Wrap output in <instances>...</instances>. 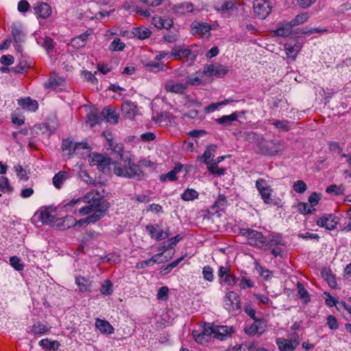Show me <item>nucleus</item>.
<instances>
[{"label": "nucleus", "mask_w": 351, "mask_h": 351, "mask_svg": "<svg viewBox=\"0 0 351 351\" xmlns=\"http://www.w3.org/2000/svg\"><path fill=\"white\" fill-rule=\"evenodd\" d=\"M82 202L88 204L79 208V212L82 215H88L91 213L102 212V217H104L110 207V203L104 198L103 195L94 191L87 193L82 198L72 199L66 204L64 207L66 211L75 213L77 208H73V207Z\"/></svg>", "instance_id": "nucleus-1"}, {"label": "nucleus", "mask_w": 351, "mask_h": 351, "mask_svg": "<svg viewBox=\"0 0 351 351\" xmlns=\"http://www.w3.org/2000/svg\"><path fill=\"white\" fill-rule=\"evenodd\" d=\"M113 172L118 176L141 180L144 173L139 165L134 163L130 158L124 160V164L114 163Z\"/></svg>", "instance_id": "nucleus-2"}, {"label": "nucleus", "mask_w": 351, "mask_h": 351, "mask_svg": "<svg viewBox=\"0 0 351 351\" xmlns=\"http://www.w3.org/2000/svg\"><path fill=\"white\" fill-rule=\"evenodd\" d=\"M240 234L246 237L247 243L250 245L256 247L264 250V246H267L265 243V237L262 232L250 228H241Z\"/></svg>", "instance_id": "nucleus-3"}, {"label": "nucleus", "mask_w": 351, "mask_h": 351, "mask_svg": "<svg viewBox=\"0 0 351 351\" xmlns=\"http://www.w3.org/2000/svg\"><path fill=\"white\" fill-rule=\"evenodd\" d=\"M257 145L259 152L264 155H276L281 150L280 144L277 141H266L261 138L258 141Z\"/></svg>", "instance_id": "nucleus-4"}, {"label": "nucleus", "mask_w": 351, "mask_h": 351, "mask_svg": "<svg viewBox=\"0 0 351 351\" xmlns=\"http://www.w3.org/2000/svg\"><path fill=\"white\" fill-rule=\"evenodd\" d=\"M254 14L260 19H265L271 12L270 3L266 0H254L253 3Z\"/></svg>", "instance_id": "nucleus-5"}, {"label": "nucleus", "mask_w": 351, "mask_h": 351, "mask_svg": "<svg viewBox=\"0 0 351 351\" xmlns=\"http://www.w3.org/2000/svg\"><path fill=\"white\" fill-rule=\"evenodd\" d=\"M228 71L227 67L220 64H210L204 66L202 75L208 77L215 76L217 77H223Z\"/></svg>", "instance_id": "nucleus-6"}, {"label": "nucleus", "mask_w": 351, "mask_h": 351, "mask_svg": "<svg viewBox=\"0 0 351 351\" xmlns=\"http://www.w3.org/2000/svg\"><path fill=\"white\" fill-rule=\"evenodd\" d=\"M224 305L226 310L234 312L241 308V300L239 295L234 291H229L224 298Z\"/></svg>", "instance_id": "nucleus-7"}, {"label": "nucleus", "mask_w": 351, "mask_h": 351, "mask_svg": "<svg viewBox=\"0 0 351 351\" xmlns=\"http://www.w3.org/2000/svg\"><path fill=\"white\" fill-rule=\"evenodd\" d=\"M111 159L101 154H93L92 157V165L97 166V169L103 173L110 170Z\"/></svg>", "instance_id": "nucleus-8"}, {"label": "nucleus", "mask_w": 351, "mask_h": 351, "mask_svg": "<svg viewBox=\"0 0 351 351\" xmlns=\"http://www.w3.org/2000/svg\"><path fill=\"white\" fill-rule=\"evenodd\" d=\"M145 230L149 233L150 237L156 241L165 239L170 235L169 229L167 230H160L158 224L147 225L145 226Z\"/></svg>", "instance_id": "nucleus-9"}, {"label": "nucleus", "mask_w": 351, "mask_h": 351, "mask_svg": "<svg viewBox=\"0 0 351 351\" xmlns=\"http://www.w3.org/2000/svg\"><path fill=\"white\" fill-rule=\"evenodd\" d=\"M335 216L332 215H328L322 216L317 220V224L319 227L325 228L327 230H334L337 224V221L335 220Z\"/></svg>", "instance_id": "nucleus-10"}, {"label": "nucleus", "mask_w": 351, "mask_h": 351, "mask_svg": "<svg viewBox=\"0 0 351 351\" xmlns=\"http://www.w3.org/2000/svg\"><path fill=\"white\" fill-rule=\"evenodd\" d=\"M17 103L23 110L29 112H36L38 108L37 101L29 97L20 98L17 100Z\"/></svg>", "instance_id": "nucleus-11"}, {"label": "nucleus", "mask_w": 351, "mask_h": 351, "mask_svg": "<svg viewBox=\"0 0 351 351\" xmlns=\"http://www.w3.org/2000/svg\"><path fill=\"white\" fill-rule=\"evenodd\" d=\"M121 112L126 119H131L136 115L138 108L134 103L127 101L122 104Z\"/></svg>", "instance_id": "nucleus-12"}, {"label": "nucleus", "mask_w": 351, "mask_h": 351, "mask_svg": "<svg viewBox=\"0 0 351 351\" xmlns=\"http://www.w3.org/2000/svg\"><path fill=\"white\" fill-rule=\"evenodd\" d=\"M187 88L186 83H176L172 80L166 82L165 89L167 92L182 94Z\"/></svg>", "instance_id": "nucleus-13"}, {"label": "nucleus", "mask_w": 351, "mask_h": 351, "mask_svg": "<svg viewBox=\"0 0 351 351\" xmlns=\"http://www.w3.org/2000/svg\"><path fill=\"white\" fill-rule=\"evenodd\" d=\"M87 217L75 222V226L86 227L89 223H94L102 218V212L91 213Z\"/></svg>", "instance_id": "nucleus-14"}, {"label": "nucleus", "mask_w": 351, "mask_h": 351, "mask_svg": "<svg viewBox=\"0 0 351 351\" xmlns=\"http://www.w3.org/2000/svg\"><path fill=\"white\" fill-rule=\"evenodd\" d=\"M11 29L14 43H21L25 40V34L23 32V28L21 24H12Z\"/></svg>", "instance_id": "nucleus-15"}, {"label": "nucleus", "mask_w": 351, "mask_h": 351, "mask_svg": "<svg viewBox=\"0 0 351 351\" xmlns=\"http://www.w3.org/2000/svg\"><path fill=\"white\" fill-rule=\"evenodd\" d=\"M292 27L293 26L290 22L284 21L278 25V27L274 31V33L278 36L287 37L291 35Z\"/></svg>", "instance_id": "nucleus-16"}, {"label": "nucleus", "mask_w": 351, "mask_h": 351, "mask_svg": "<svg viewBox=\"0 0 351 351\" xmlns=\"http://www.w3.org/2000/svg\"><path fill=\"white\" fill-rule=\"evenodd\" d=\"M101 116L108 123L116 124L118 123L119 115L114 108L105 107L101 112Z\"/></svg>", "instance_id": "nucleus-17"}, {"label": "nucleus", "mask_w": 351, "mask_h": 351, "mask_svg": "<svg viewBox=\"0 0 351 351\" xmlns=\"http://www.w3.org/2000/svg\"><path fill=\"white\" fill-rule=\"evenodd\" d=\"M152 23L158 29H169L173 25V23L172 19L162 16L153 17Z\"/></svg>", "instance_id": "nucleus-18"}, {"label": "nucleus", "mask_w": 351, "mask_h": 351, "mask_svg": "<svg viewBox=\"0 0 351 351\" xmlns=\"http://www.w3.org/2000/svg\"><path fill=\"white\" fill-rule=\"evenodd\" d=\"M267 246H264L263 250H268L271 247H277L284 245L282 237L278 234H274L270 236L268 239L265 237V243Z\"/></svg>", "instance_id": "nucleus-19"}, {"label": "nucleus", "mask_w": 351, "mask_h": 351, "mask_svg": "<svg viewBox=\"0 0 351 351\" xmlns=\"http://www.w3.org/2000/svg\"><path fill=\"white\" fill-rule=\"evenodd\" d=\"M276 344L280 351H293L298 345V342L295 341V345L290 341L283 338L276 339Z\"/></svg>", "instance_id": "nucleus-20"}, {"label": "nucleus", "mask_w": 351, "mask_h": 351, "mask_svg": "<svg viewBox=\"0 0 351 351\" xmlns=\"http://www.w3.org/2000/svg\"><path fill=\"white\" fill-rule=\"evenodd\" d=\"M234 5V0H221L216 3L215 8L218 12L226 13L233 10Z\"/></svg>", "instance_id": "nucleus-21"}, {"label": "nucleus", "mask_w": 351, "mask_h": 351, "mask_svg": "<svg viewBox=\"0 0 351 351\" xmlns=\"http://www.w3.org/2000/svg\"><path fill=\"white\" fill-rule=\"evenodd\" d=\"M65 80L62 77L58 76L56 73H51L47 82L45 83V87L55 89L58 86L64 84Z\"/></svg>", "instance_id": "nucleus-22"}, {"label": "nucleus", "mask_w": 351, "mask_h": 351, "mask_svg": "<svg viewBox=\"0 0 351 351\" xmlns=\"http://www.w3.org/2000/svg\"><path fill=\"white\" fill-rule=\"evenodd\" d=\"M45 51L51 58V61L54 62L55 60L57 59L58 56V53L55 49L54 44L53 43L52 39L50 37L45 36Z\"/></svg>", "instance_id": "nucleus-23"}, {"label": "nucleus", "mask_w": 351, "mask_h": 351, "mask_svg": "<svg viewBox=\"0 0 351 351\" xmlns=\"http://www.w3.org/2000/svg\"><path fill=\"white\" fill-rule=\"evenodd\" d=\"M95 326L103 334L110 335L114 332V328L106 320L97 318Z\"/></svg>", "instance_id": "nucleus-24"}, {"label": "nucleus", "mask_w": 351, "mask_h": 351, "mask_svg": "<svg viewBox=\"0 0 351 351\" xmlns=\"http://www.w3.org/2000/svg\"><path fill=\"white\" fill-rule=\"evenodd\" d=\"M146 71L153 73H157L160 71H166L168 66L164 62H148L144 64Z\"/></svg>", "instance_id": "nucleus-25"}, {"label": "nucleus", "mask_w": 351, "mask_h": 351, "mask_svg": "<svg viewBox=\"0 0 351 351\" xmlns=\"http://www.w3.org/2000/svg\"><path fill=\"white\" fill-rule=\"evenodd\" d=\"M58 126L59 123L56 115L54 114L49 115L45 122V129L49 131V134H53Z\"/></svg>", "instance_id": "nucleus-26"}, {"label": "nucleus", "mask_w": 351, "mask_h": 351, "mask_svg": "<svg viewBox=\"0 0 351 351\" xmlns=\"http://www.w3.org/2000/svg\"><path fill=\"white\" fill-rule=\"evenodd\" d=\"M216 148L217 146L215 145H210L206 147L202 156H197V159H204V162L208 165L210 160L213 159Z\"/></svg>", "instance_id": "nucleus-27"}, {"label": "nucleus", "mask_w": 351, "mask_h": 351, "mask_svg": "<svg viewBox=\"0 0 351 351\" xmlns=\"http://www.w3.org/2000/svg\"><path fill=\"white\" fill-rule=\"evenodd\" d=\"M264 328V319H258L254 320V322L249 327L245 328V332L250 335H254L258 332L259 330H263Z\"/></svg>", "instance_id": "nucleus-28"}, {"label": "nucleus", "mask_w": 351, "mask_h": 351, "mask_svg": "<svg viewBox=\"0 0 351 351\" xmlns=\"http://www.w3.org/2000/svg\"><path fill=\"white\" fill-rule=\"evenodd\" d=\"M287 55L289 58L295 60L297 54L301 49V45L299 43H296L294 45L291 43H286L285 45Z\"/></svg>", "instance_id": "nucleus-29"}, {"label": "nucleus", "mask_w": 351, "mask_h": 351, "mask_svg": "<svg viewBox=\"0 0 351 351\" xmlns=\"http://www.w3.org/2000/svg\"><path fill=\"white\" fill-rule=\"evenodd\" d=\"M238 117L237 112H233L230 115H223L220 118L216 119L215 122L227 127L231 125L233 121H237Z\"/></svg>", "instance_id": "nucleus-30"}, {"label": "nucleus", "mask_w": 351, "mask_h": 351, "mask_svg": "<svg viewBox=\"0 0 351 351\" xmlns=\"http://www.w3.org/2000/svg\"><path fill=\"white\" fill-rule=\"evenodd\" d=\"M69 178V173L65 171H60L53 178V184L57 189H60L64 181Z\"/></svg>", "instance_id": "nucleus-31"}, {"label": "nucleus", "mask_w": 351, "mask_h": 351, "mask_svg": "<svg viewBox=\"0 0 351 351\" xmlns=\"http://www.w3.org/2000/svg\"><path fill=\"white\" fill-rule=\"evenodd\" d=\"M56 222V226L66 229L71 228L72 226H75V219L72 216H66L62 218L57 219Z\"/></svg>", "instance_id": "nucleus-32"}, {"label": "nucleus", "mask_w": 351, "mask_h": 351, "mask_svg": "<svg viewBox=\"0 0 351 351\" xmlns=\"http://www.w3.org/2000/svg\"><path fill=\"white\" fill-rule=\"evenodd\" d=\"M322 278L328 282V285L331 288H335L337 285L335 276L331 273V271L327 269H324L321 271Z\"/></svg>", "instance_id": "nucleus-33"}, {"label": "nucleus", "mask_w": 351, "mask_h": 351, "mask_svg": "<svg viewBox=\"0 0 351 351\" xmlns=\"http://www.w3.org/2000/svg\"><path fill=\"white\" fill-rule=\"evenodd\" d=\"M89 36V34L87 32L83 33L80 34V36L73 38L71 40V45L73 47L75 48H81L83 47L86 43V40L88 39V36Z\"/></svg>", "instance_id": "nucleus-34"}, {"label": "nucleus", "mask_w": 351, "mask_h": 351, "mask_svg": "<svg viewBox=\"0 0 351 351\" xmlns=\"http://www.w3.org/2000/svg\"><path fill=\"white\" fill-rule=\"evenodd\" d=\"M75 282L77 285L81 292L90 291L91 282L89 281L88 279H86L84 277L78 276L75 278Z\"/></svg>", "instance_id": "nucleus-35"}, {"label": "nucleus", "mask_w": 351, "mask_h": 351, "mask_svg": "<svg viewBox=\"0 0 351 351\" xmlns=\"http://www.w3.org/2000/svg\"><path fill=\"white\" fill-rule=\"evenodd\" d=\"M14 191L7 177L0 176V191L3 193H11Z\"/></svg>", "instance_id": "nucleus-36"}, {"label": "nucleus", "mask_w": 351, "mask_h": 351, "mask_svg": "<svg viewBox=\"0 0 351 351\" xmlns=\"http://www.w3.org/2000/svg\"><path fill=\"white\" fill-rule=\"evenodd\" d=\"M43 208L36 212L32 217V223H34L37 228H40L44 225V210Z\"/></svg>", "instance_id": "nucleus-37"}, {"label": "nucleus", "mask_w": 351, "mask_h": 351, "mask_svg": "<svg viewBox=\"0 0 351 351\" xmlns=\"http://www.w3.org/2000/svg\"><path fill=\"white\" fill-rule=\"evenodd\" d=\"M75 143H73L70 138H66L62 141V149L66 152L68 154H73L75 152Z\"/></svg>", "instance_id": "nucleus-38"}, {"label": "nucleus", "mask_w": 351, "mask_h": 351, "mask_svg": "<svg viewBox=\"0 0 351 351\" xmlns=\"http://www.w3.org/2000/svg\"><path fill=\"white\" fill-rule=\"evenodd\" d=\"M132 32L135 36L141 40L149 38L152 34L148 28L143 27L134 28Z\"/></svg>", "instance_id": "nucleus-39"}, {"label": "nucleus", "mask_w": 351, "mask_h": 351, "mask_svg": "<svg viewBox=\"0 0 351 351\" xmlns=\"http://www.w3.org/2000/svg\"><path fill=\"white\" fill-rule=\"evenodd\" d=\"M228 335V329L226 326H217L215 329L214 337L223 340Z\"/></svg>", "instance_id": "nucleus-40"}, {"label": "nucleus", "mask_w": 351, "mask_h": 351, "mask_svg": "<svg viewBox=\"0 0 351 351\" xmlns=\"http://www.w3.org/2000/svg\"><path fill=\"white\" fill-rule=\"evenodd\" d=\"M297 287L300 298L303 299L304 303L308 302L310 301V295L304 285L300 282H298Z\"/></svg>", "instance_id": "nucleus-41"}, {"label": "nucleus", "mask_w": 351, "mask_h": 351, "mask_svg": "<svg viewBox=\"0 0 351 351\" xmlns=\"http://www.w3.org/2000/svg\"><path fill=\"white\" fill-rule=\"evenodd\" d=\"M101 117L97 114L96 112H91L86 115V123L90 124L91 128L95 126L97 124L100 123Z\"/></svg>", "instance_id": "nucleus-42"}, {"label": "nucleus", "mask_w": 351, "mask_h": 351, "mask_svg": "<svg viewBox=\"0 0 351 351\" xmlns=\"http://www.w3.org/2000/svg\"><path fill=\"white\" fill-rule=\"evenodd\" d=\"M99 291L102 295H111L113 292L112 282L109 280H104L101 286Z\"/></svg>", "instance_id": "nucleus-43"}, {"label": "nucleus", "mask_w": 351, "mask_h": 351, "mask_svg": "<svg viewBox=\"0 0 351 351\" xmlns=\"http://www.w3.org/2000/svg\"><path fill=\"white\" fill-rule=\"evenodd\" d=\"M125 45L121 42L119 38H115L110 45V49L112 51H121L124 49Z\"/></svg>", "instance_id": "nucleus-44"}, {"label": "nucleus", "mask_w": 351, "mask_h": 351, "mask_svg": "<svg viewBox=\"0 0 351 351\" xmlns=\"http://www.w3.org/2000/svg\"><path fill=\"white\" fill-rule=\"evenodd\" d=\"M198 197V193L192 189H187L182 193L181 197L184 201H191Z\"/></svg>", "instance_id": "nucleus-45"}, {"label": "nucleus", "mask_w": 351, "mask_h": 351, "mask_svg": "<svg viewBox=\"0 0 351 351\" xmlns=\"http://www.w3.org/2000/svg\"><path fill=\"white\" fill-rule=\"evenodd\" d=\"M298 211L304 215H307L311 213L313 211L315 210L314 207L309 206L308 203L305 202H300L297 206Z\"/></svg>", "instance_id": "nucleus-46"}, {"label": "nucleus", "mask_w": 351, "mask_h": 351, "mask_svg": "<svg viewBox=\"0 0 351 351\" xmlns=\"http://www.w3.org/2000/svg\"><path fill=\"white\" fill-rule=\"evenodd\" d=\"M14 170L16 173L17 177L21 180L26 181L28 180L29 177L27 176V172L25 169L23 168V167L20 165H15L14 167Z\"/></svg>", "instance_id": "nucleus-47"}, {"label": "nucleus", "mask_w": 351, "mask_h": 351, "mask_svg": "<svg viewBox=\"0 0 351 351\" xmlns=\"http://www.w3.org/2000/svg\"><path fill=\"white\" fill-rule=\"evenodd\" d=\"M34 14L37 15L38 19H40L39 23H42V20L44 19V15L43 14V2L38 1L33 5Z\"/></svg>", "instance_id": "nucleus-48"}, {"label": "nucleus", "mask_w": 351, "mask_h": 351, "mask_svg": "<svg viewBox=\"0 0 351 351\" xmlns=\"http://www.w3.org/2000/svg\"><path fill=\"white\" fill-rule=\"evenodd\" d=\"M10 265L17 271H22L24 268V265L21 263V258L17 256H11L10 258Z\"/></svg>", "instance_id": "nucleus-49"}, {"label": "nucleus", "mask_w": 351, "mask_h": 351, "mask_svg": "<svg viewBox=\"0 0 351 351\" xmlns=\"http://www.w3.org/2000/svg\"><path fill=\"white\" fill-rule=\"evenodd\" d=\"M202 274L204 279L207 281L212 282L214 279L213 269L208 265L204 267Z\"/></svg>", "instance_id": "nucleus-50"}, {"label": "nucleus", "mask_w": 351, "mask_h": 351, "mask_svg": "<svg viewBox=\"0 0 351 351\" xmlns=\"http://www.w3.org/2000/svg\"><path fill=\"white\" fill-rule=\"evenodd\" d=\"M60 346V343L57 340H49L45 338V350H57Z\"/></svg>", "instance_id": "nucleus-51"}, {"label": "nucleus", "mask_w": 351, "mask_h": 351, "mask_svg": "<svg viewBox=\"0 0 351 351\" xmlns=\"http://www.w3.org/2000/svg\"><path fill=\"white\" fill-rule=\"evenodd\" d=\"M293 190L298 193H303L306 189L307 186L305 182L302 180H298L293 183Z\"/></svg>", "instance_id": "nucleus-52"}, {"label": "nucleus", "mask_w": 351, "mask_h": 351, "mask_svg": "<svg viewBox=\"0 0 351 351\" xmlns=\"http://www.w3.org/2000/svg\"><path fill=\"white\" fill-rule=\"evenodd\" d=\"M308 19V15L306 13L302 14H298L293 20L290 21L292 26L298 25L306 22Z\"/></svg>", "instance_id": "nucleus-53"}, {"label": "nucleus", "mask_w": 351, "mask_h": 351, "mask_svg": "<svg viewBox=\"0 0 351 351\" xmlns=\"http://www.w3.org/2000/svg\"><path fill=\"white\" fill-rule=\"evenodd\" d=\"M227 204V198L223 194H219L217 199L212 206V208H223Z\"/></svg>", "instance_id": "nucleus-54"}, {"label": "nucleus", "mask_w": 351, "mask_h": 351, "mask_svg": "<svg viewBox=\"0 0 351 351\" xmlns=\"http://www.w3.org/2000/svg\"><path fill=\"white\" fill-rule=\"evenodd\" d=\"M12 122L17 125H22L25 123V118L22 114H19L16 111L11 114Z\"/></svg>", "instance_id": "nucleus-55"}, {"label": "nucleus", "mask_w": 351, "mask_h": 351, "mask_svg": "<svg viewBox=\"0 0 351 351\" xmlns=\"http://www.w3.org/2000/svg\"><path fill=\"white\" fill-rule=\"evenodd\" d=\"M343 187L342 186H337L336 184H332L326 188V191L328 193H335V195H339L343 193Z\"/></svg>", "instance_id": "nucleus-56"}, {"label": "nucleus", "mask_w": 351, "mask_h": 351, "mask_svg": "<svg viewBox=\"0 0 351 351\" xmlns=\"http://www.w3.org/2000/svg\"><path fill=\"white\" fill-rule=\"evenodd\" d=\"M29 69V66L25 62L21 61L16 66L11 69V70L16 73H22L25 72Z\"/></svg>", "instance_id": "nucleus-57"}, {"label": "nucleus", "mask_w": 351, "mask_h": 351, "mask_svg": "<svg viewBox=\"0 0 351 351\" xmlns=\"http://www.w3.org/2000/svg\"><path fill=\"white\" fill-rule=\"evenodd\" d=\"M274 125L276 128L284 132H287L290 130V126L289 125L288 121H276Z\"/></svg>", "instance_id": "nucleus-58"}, {"label": "nucleus", "mask_w": 351, "mask_h": 351, "mask_svg": "<svg viewBox=\"0 0 351 351\" xmlns=\"http://www.w3.org/2000/svg\"><path fill=\"white\" fill-rule=\"evenodd\" d=\"M271 189L270 187L268 189H264V191H261L259 193H261L263 199L265 204H272L273 200L271 197Z\"/></svg>", "instance_id": "nucleus-59"}, {"label": "nucleus", "mask_w": 351, "mask_h": 351, "mask_svg": "<svg viewBox=\"0 0 351 351\" xmlns=\"http://www.w3.org/2000/svg\"><path fill=\"white\" fill-rule=\"evenodd\" d=\"M327 325L331 330H336L339 328V324L336 317L332 315L327 317Z\"/></svg>", "instance_id": "nucleus-60"}, {"label": "nucleus", "mask_w": 351, "mask_h": 351, "mask_svg": "<svg viewBox=\"0 0 351 351\" xmlns=\"http://www.w3.org/2000/svg\"><path fill=\"white\" fill-rule=\"evenodd\" d=\"M208 171L213 173L216 174L218 176L223 175L225 173V169L223 168H219L218 165H216V163H212L208 167Z\"/></svg>", "instance_id": "nucleus-61"}, {"label": "nucleus", "mask_w": 351, "mask_h": 351, "mask_svg": "<svg viewBox=\"0 0 351 351\" xmlns=\"http://www.w3.org/2000/svg\"><path fill=\"white\" fill-rule=\"evenodd\" d=\"M80 178L88 184H94L95 180L90 176L86 171L82 170L79 172Z\"/></svg>", "instance_id": "nucleus-62"}, {"label": "nucleus", "mask_w": 351, "mask_h": 351, "mask_svg": "<svg viewBox=\"0 0 351 351\" xmlns=\"http://www.w3.org/2000/svg\"><path fill=\"white\" fill-rule=\"evenodd\" d=\"M321 194L316 192L312 193L308 197V202L311 204L310 206L313 207L314 206L317 205L321 199Z\"/></svg>", "instance_id": "nucleus-63"}, {"label": "nucleus", "mask_w": 351, "mask_h": 351, "mask_svg": "<svg viewBox=\"0 0 351 351\" xmlns=\"http://www.w3.org/2000/svg\"><path fill=\"white\" fill-rule=\"evenodd\" d=\"M169 289L167 287H160L157 293V298L160 300H165L167 299Z\"/></svg>", "instance_id": "nucleus-64"}]
</instances>
